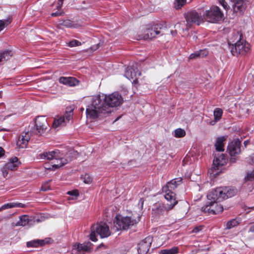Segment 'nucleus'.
Here are the masks:
<instances>
[{"instance_id":"nucleus-43","label":"nucleus","mask_w":254,"mask_h":254,"mask_svg":"<svg viewBox=\"0 0 254 254\" xmlns=\"http://www.w3.org/2000/svg\"><path fill=\"white\" fill-rule=\"evenodd\" d=\"M64 14V12L62 10H58L57 11L55 12H53L51 13V16L53 17L60 16H62Z\"/></svg>"},{"instance_id":"nucleus-7","label":"nucleus","mask_w":254,"mask_h":254,"mask_svg":"<svg viewBox=\"0 0 254 254\" xmlns=\"http://www.w3.org/2000/svg\"><path fill=\"white\" fill-rule=\"evenodd\" d=\"M78 153L73 148L67 147L65 150L60 151V157L58 159V163L53 165L55 168H60L70 162L74 158L76 157Z\"/></svg>"},{"instance_id":"nucleus-25","label":"nucleus","mask_w":254,"mask_h":254,"mask_svg":"<svg viewBox=\"0 0 254 254\" xmlns=\"http://www.w3.org/2000/svg\"><path fill=\"white\" fill-rule=\"evenodd\" d=\"M224 199L234 196L237 193V190L230 187H222Z\"/></svg>"},{"instance_id":"nucleus-57","label":"nucleus","mask_w":254,"mask_h":254,"mask_svg":"<svg viewBox=\"0 0 254 254\" xmlns=\"http://www.w3.org/2000/svg\"><path fill=\"white\" fill-rule=\"evenodd\" d=\"M251 158L253 162H254V153L251 156Z\"/></svg>"},{"instance_id":"nucleus-45","label":"nucleus","mask_w":254,"mask_h":254,"mask_svg":"<svg viewBox=\"0 0 254 254\" xmlns=\"http://www.w3.org/2000/svg\"><path fill=\"white\" fill-rule=\"evenodd\" d=\"M67 194L75 197H77L79 195L78 192L76 190L73 191H69L67 192Z\"/></svg>"},{"instance_id":"nucleus-35","label":"nucleus","mask_w":254,"mask_h":254,"mask_svg":"<svg viewBox=\"0 0 254 254\" xmlns=\"http://www.w3.org/2000/svg\"><path fill=\"white\" fill-rule=\"evenodd\" d=\"M179 253V248L177 247H174L170 249L162 250L160 251L161 254H177Z\"/></svg>"},{"instance_id":"nucleus-1","label":"nucleus","mask_w":254,"mask_h":254,"mask_svg":"<svg viewBox=\"0 0 254 254\" xmlns=\"http://www.w3.org/2000/svg\"><path fill=\"white\" fill-rule=\"evenodd\" d=\"M98 95L92 97L91 103L86 109L87 118L94 120L103 118L111 113L114 108L121 106L124 99L121 94L115 92L109 95Z\"/></svg>"},{"instance_id":"nucleus-62","label":"nucleus","mask_w":254,"mask_h":254,"mask_svg":"<svg viewBox=\"0 0 254 254\" xmlns=\"http://www.w3.org/2000/svg\"><path fill=\"white\" fill-rule=\"evenodd\" d=\"M2 210V209H1V207H0V211Z\"/></svg>"},{"instance_id":"nucleus-49","label":"nucleus","mask_w":254,"mask_h":254,"mask_svg":"<svg viewBox=\"0 0 254 254\" xmlns=\"http://www.w3.org/2000/svg\"><path fill=\"white\" fill-rule=\"evenodd\" d=\"M221 5L223 7V8L226 9V10H227L229 8V6L227 4V3L224 1L223 3H222L221 4Z\"/></svg>"},{"instance_id":"nucleus-2","label":"nucleus","mask_w":254,"mask_h":254,"mask_svg":"<svg viewBox=\"0 0 254 254\" xmlns=\"http://www.w3.org/2000/svg\"><path fill=\"white\" fill-rule=\"evenodd\" d=\"M241 37L242 35L239 33H236L229 40V48L233 56H237L239 55L245 56L250 51V44Z\"/></svg>"},{"instance_id":"nucleus-38","label":"nucleus","mask_w":254,"mask_h":254,"mask_svg":"<svg viewBox=\"0 0 254 254\" xmlns=\"http://www.w3.org/2000/svg\"><path fill=\"white\" fill-rule=\"evenodd\" d=\"M33 133L38 135H42L45 131L46 128H32Z\"/></svg>"},{"instance_id":"nucleus-31","label":"nucleus","mask_w":254,"mask_h":254,"mask_svg":"<svg viewBox=\"0 0 254 254\" xmlns=\"http://www.w3.org/2000/svg\"><path fill=\"white\" fill-rule=\"evenodd\" d=\"M240 221H241L238 219H233L227 221L225 224V229L229 230L237 226L240 224Z\"/></svg>"},{"instance_id":"nucleus-56","label":"nucleus","mask_w":254,"mask_h":254,"mask_svg":"<svg viewBox=\"0 0 254 254\" xmlns=\"http://www.w3.org/2000/svg\"><path fill=\"white\" fill-rule=\"evenodd\" d=\"M9 131V130L8 129H7L6 128H2L0 129V131Z\"/></svg>"},{"instance_id":"nucleus-44","label":"nucleus","mask_w":254,"mask_h":254,"mask_svg":"<svg viewBox=\"0 0 254 254\" xmlns=\"http://www.w3.org/2000/svg\"><path fill=\"white\" fill-rule=\"evenodd\" d=\"M8 170H9V169L6 168L5 164L1 168V171L4 177H5L7 175Z\"/></svg>"},{"instance_id":"nucleus-20","label":"nucleus","mask_w":254,"mask_h":254,"mask_svg":"<svg viewBox=\"0 0 254 254\" xmlns=\"http://www.w3.org/2000/svg\"><path fill=\"white\" fill-rule=\"evenodd\" d=\"M31 135V133L30 132L29 130H24L19 136L17 144L21 148L25 147L30 139Z\"/></svg>"},{"instance_id":"nucleus-10","label":"nucleus","mask_w":254,"mask_h":254,"mask_svg":"<svg viewBox=\"0 0 254 254\" xmlns=\"http://www.w3.org/2000/svg\"><path fill=\"white\" fill-rule=\"evenodd\" d=\"M243 138H236L232 141L228 146V150L231 156L230 162L235 163L238 160V155L241 153V143Z\"/></svg>"},{"instance_id":"nucleus-27","label":"nucleus","mask_w":254,"mask_h":254,"mask_svg":"<svg viewBox=\"0 0 254 254\" xmlns=\"http://www.w3.org/2000/svg\"><path fill=\"white\" fill-rule=\"evenodd\" d=\"M226 137L225 136H220L217 138L215 146L216 150L218 151H224V142L226 140Z\"/></svg>"},{"instance_id":"nucleus-41","label":"nucleus","mask_w":254,"mask_h":254,"mask_svg":"<svg viewBox=\"0 0 254 254\" xmlns=\"http://www.w3.org/2000/svg\"><path fill=\"white\" fill-rule=\"evenodd\" d=\"M81 43L79 41L76 40H73L69 42L68 46L70 47H73L75 46H80Z\"/></svg>"},{"instance_id":"nucleus-6","label":"nucleus","mask_w":254,"mask_h":254,"mask_svg":"<svg viewBox=\"0 0 254 254\" xmlns=\"http://www.w3.org/2000/svg\"><path fill=\"white\" fill-rule=\"evenodd\" d=\"M182 181L181 178L173 179L163 188V190L165 192L164 197L168 201H177L176 194L174 190L182 183Z\"/></svg>"},{"instance_id":"nucleus-59","label":"nucleus","mask_w":254,"mask_h":254,"mask_svg":"<svg viewBox=\"0 0 254 254\" xmlns=\"http://www.w3.org/2000/svg\"><path fill=\"white\" fill-rule=\"evenodd\" d=\"M41 189H42V190H44V191H46L47 190V189L44 188L43 186H42Z\"/></svg>"},{"instance_id":"nucleus-13","label":"nucleus","mask_w":254,"mask_h":254,"mask_svg":"<svg viewBox=\"0 0 254 254\" xmlns=\"http://www.w3.org/2000/svg\"><path fill=\"white\" fill-rule=\"evenodd\" d=\"M141 75V72L134 65L128 66L126 70L125 76L130 81L136 83L137 78Z\"/></svg>"},{"instance_id":"nucleus-18","label":"nucleus","mask_w":254,"mask_h":254,"mask_svg":"<svg viewBox=\"0 0 254 254\" xmlns=\"http://www.w3.org/2000/svg\"><path fill=\"white\" fill-rule=\"evenodd\" d=\"M161 24H156L148 28L146 31L145 35L143 37L144 39H152L155 38L157 35L160 33Z\"/></svg>"},{"instance_id":"nucleus-8","label":"nucleus","mask_w":254,"mask_h":254,"mask_svg":"<svg viewBox=\"0 0 254 254\" xmlns=\"http://www.w3.org/2000/svg\"><path fill=\"white\" fill-rule=\"evenodd\" d=\"M223 13L217 6H212L209 9L203 11L204 18L209 22L217 23L223 19Z\"/></svg>"},{"instance_id":"nucleus-58","label":"nucleus","mask_w":254,"mask_h":254,"mask_svg":"<svg viewBox=\"0 0 254 254\" xmlns=\"http://www.w3.org/2000/svg\"><path fill=\"white\" fill-rule=\"evenodd\" d=\"M225 0H218L219 3L221 4L222 3H223Z\"/></svg>"},{"instance_id":"nucleus-34","label":"nucleus","mask_w":254,"mask_h":254,"mask_svg":"<svg viewBox=\"0 0 254 254\" xmlns=\"http://www.w3.org/2000/svg\"><path fill=\"white\" fill-rule=\"evenodd\" d=\"M12 21V17L8 16L6 19L0 20V32L7 26Z\"/></svg>"},{"instance_id":"nucleus-26","label":"nucleus","mask_w":254,"mask_h":254,"mask_svg":"<svg viewBox=\"0 0 254 254\" xmlns=\"http://www.w3.org/2000/svg\"><path fill=\"white\" fill-rule=\"evenodd\" d=\"M35 127H44L49 126L45 116H38L34 120Z\"/></svg>"},{"instance_id":"nucleus-28","label":"nucleus","mask_w":254,"mask_h":254,"mask_svg":"<svg viewBox=\"0 0 254 254\" xmlns=\"http://www.w3.org/2000/svg\"><path fill=\"white\" fill-rule=\"evenodd\" d=\"M12 55L11 51L5 50L0 52V65L3 64L5 61L9 59Z\"/></svg>"},{"instance_id":"nucleus-37","label":"nucleus","mask_w":254,"mask_h":254,"mask_svg":"<svg viewBox=\"0 0 254 254\" xmlns=\"http://www.w3.org/2000/svg\"><path fill=\"white\" fill-rule=\"evenodd\" d=\"M187 3V0H175L174 7L176 9H180Z\"/></svg>"},{"instance_id":"nucleus-17","label":"nucleus","mask_w":254,"mask_h":254,"mask_svg":"<svg viewBox=\"0 0 254 254\" xmlns=\"http://www.w3.org/2000/svg\"><path fill=\"white\" fill-rule=\"evenodd\" d=\"M233 2V11L237 15H241L244 13L247 5L243 0H231Z\"/></svg>"},{"instance_id":"nucleus-22","label":"nucleus","mask_w":254,"mask_h":254,"mask_svg":"<svg viewBox=\"0 0 254 254\" xmlns=\"http://www.w3.org/2000/svg\"><path fill=\"white\" fill-rule=\"evenodd\" d=\"M59 81L60 83L69 86H74L78 84L79 81L73 77H60Z\"/></svg>"},{"instance_id":"nucleus-53","label":"nucleus","mask_w":254,"mask_h":254,"mask_svg":"<svg viewBox=\"0 0 254 254\" xmlns=\"http://www.w3.org/2000/svg\"><path fill=\"white\" fill-rule=\"evenodd\" d=\"M249 232H252V233L254 232V225L250 227Z\"/></svg>"},{"instance_id":"nucleus-21","label":"nucleus","mask_w":254,"mask_h":254,"mask_svg":"<svg viewBox=\"0 0 254 254\" xmlns=\"http://www.w3.org/2000/svg\"><path fill=\"white\" fill-rule=\"evenodd\" d=\"M32 220L33 219L32 216H29L26 215L21 216L19 218V220H18V221L15 224V226H25L26 225H34V221Z\"/></svg>"},{"instance_id":"nucleus-3","label":"nucleus","mask_w":254,"mask_h":254,"mask_svg":"<svg viewBox=\"0 0 254 254\" xmlns=\"http://www.w3.org/2000/svg\"><path fill=\"white\" fill-rule=\"evenodd\" d=\"M140 216L137 215L136 218H132L131 217H123L121 215H117L114 222V226L117 230H127L131 226L136 224L140 221Z\"/></svg>"},{"instance_id":"nucleus-16","label":"nucleus","mask_w":254,"mask_h":254,"mask_svg":"<svg viewBox=\"0 0 254 254\" xmlns=\"http://www.w3.org/2000/svg\"><path fill=\"white\" fill-rule=\"evenodd\" d=\"M223 195L222 187H220L212 190L207 195V197L212 201H221L224 199Z\"/></svg>"},{"instance_id":"nucleus-54","label":"nucleus","mask_w":254,"mask_h":254,"mask_svg":"<svg viewBox=\"0 0 254 254\" xmlns=\"http://www.w3.org/2000/svg\"><path fill=\"white\" fill-rule=\"evenodd\" d=\"M171 33L173 36H175L177 35V31L176 30H174V31L172 30L171 31Z\"/></svg>"},{"instance_id":"nucleus-50","label":"nucleus","mask_w":254,"mask_h":254,"mask_svg":"<svg viewBox=\"0 0 254 254\" xmlns=\"http://www.w3.org/2000/svg\"><path fill=\"white\" fill-rule=\"evenodd\" d=\"M32 220H33L34 225L37 223H39L41 221V220L39 218H37L36 217H33L32 216Z\"/></svg>"},{"instance_id":"nucleus-40","label":"nucleus","mask_w":254,"mask_h":254,"mask_svg":"<svg viewBox=\"0 0 254 254\" xmlns=\"http://www.w3.org/2000/svg\"><path fill=\"white\" fill-rule=\"evenodd\" d=\"M83 182L85 184H90L92 182V178L89 174H85L83 177Z\"/></svg>"},{"instance_id":"nucleus-29","label":"nucleus","mask_w":254,"mask_h":254,"mask_svg":"<svg viewBox=\"0 0 254 254\" xmlns=\"http://www.w3.org/2000/svg\"><path fill=\"white\" fill-rule=\"evenodd\" d=\"M214 120L210 122V125L214 126L215 123L220 120L223 114V111L220 108H216L214 111Z\"/></svg>"},{"instance_id":"nucleus-23","label":"nucleus","mask_w":254,"mask_h":254,"mask_svg":"<svg viewBox=\"0 0 254 254\" xmlns=\"http://www.w3.org/2000/svg\"><path fill=\"white\" fill-rule=\"evenodd\" d=\"M227 161L226 156L223 154H221L213 160V169L215 170H218L219 167L223 166L226 164Z\"/></svg>"},{"instance_id":"nucleus-36","label":"nucleus","mask_w":254,"mask_h":254,"mask_svg":"<svg viewBox=\"0 0 254 254\" xmlns=\"http://www.w3.org/2000/svg\"><path fill=\"white\" fill-rule=\"evenodd\" d=\"M173 134L176 137H182L186 135V131L182 128H177L174 130Z\"/></svg>"},{"instance_id":"nucleus-14","label":"nucleus","mask_w":254,"mask_h":254,"mask_svg":"<svg viewBox=\"0 0 254 254\" xmlns=\"http://www.w3.org/2000/svg\"><path fill=\"white\" fill-rule=\"evenodd\" d=\"M152 241V238L150 237L145 238L138 245V254H147Z\"/></svg>"},{"instance_id":"nucleus-52","label":"nucleus","mask_w":254,"mask_h":254,"mask_svg":"<svg viewBox=\"0 0 254 254\" xmlns=\"http://www.w3.org/2000/svg\"><path fill=\"white\" fill-rule=\"evenodd\" d=\"M4 151L2 148L0 147V158L4 155Z\"/></svg>"},{"instance_id":"nucleus-46","label":"nucleus","mask_w":254,"mask_h":254,"mask_svg":"<svg viewBox=\"0 0 254 254\" xmlns=\"http://www.w3.org/2000/svg\"><path fill=\"white\" fill-rule=\"evenodd\" d=\"M203 227L202 226H199L197 227H195L192 230V232L194 233H196L199 231H201Z\"/></svg>"},{"instance_id":"nucleus-32","label":"nucleus","mask_w":254,"mask_h":254,"mask_svg":"<svg viewBox=\"0 0 254 254\" xmlns=\"http://www.w3.org/2000/svg\"><path fill=\"white\" fill-rule=\"evenodd\" d=\"M58 25L59 26H63L66 28L75 27L73 22L69 19L59 20L58 22Z\"/></svg>"},{"instance_id":"nucleus-30","label":"nucleus","mask_w":254,"mask_h":254,"mask_svg":"<svg viewBox=\"0 0 254 254\" xmlns=\"http://www.w3.org/2000/svg\"><path fill=\"white\" fill-rule=\"evenodd\" d=\"M208 54V51L204 50H200L190 55L189 57L190 59H194L197 58H203Z\"/></svg>"},{"instance_id":"nucleus-39","label":"nucleus","mask_w":254,"mask_h":254,"mask_svg":"<svg viewBox=\"0 0 254 254\" xmlns=\"http://www.w3.org/2000/svg\"><path fill=\"white\" fill-rule=\"evenodd\" d=\"M246 181H253L254 180V170L247 173L245 178Z\"/></svg>"},{"instance_id":"nucleus-12","label":"nucleus","mask_w":254,"mask_h":254,"mask_svg":"<svg viewBox=\"0 0 254 254\" xmlns=\"http://www.w3.org/2000/svg\"><path fill=\"white\" fill-rule=\"evenodd\" d=\"M203 211L211 213L212 214H217L221 213L223 210V206L218 204L216 201H212L207 202L206 204L202 207Z\"/></svg>"},{"instance_id":"nucleus-55","label":"nucleus","mask_w":254,"mask_h":254,"mask_svg":"<svg viewBox=\"0 0 254 254\" xmlns=\"http://www.w3.org/2000/svg\"><path fill=\"white\" fill-rule=\"evenodd\" d=\"M249 143H250L249 140H245V141H244V144L245 146V147H246V146H247V145L248 144H249Z\"/></svg>"},{"instance_id":"nucleus-5","label":"nucleus","mask_w":254,"mask_h":254,"mask_svg":"<svg viewBox=\"0 0 254 254\" xmlns=\"http://www.w3.org/2000/svg\"><path fill=\"white\" fill-rule=\"evenodd\" d=\"M111 232L109 226L105 223H100L94 224L91 228L90 239L96 242L97 240L96 234L99 235L101 238H107L111 235Z\"/></svg>"},{"instance_id":"nucleus-61","label":"nucleus","mask_w":254,"mask_h":254,"mask_svg":"<svg viewBox=\"0 0 254 254\" xmlns=\"http://www.w3.org/2000/svg\"><path fill=\"white\" fill-rule=\"evenodd\" d=\"M101 245L98 246V247L97 248V249L99 248L100 247H101Z\"/></svg>"},{"instance_id":"nucleus-4","label":"nucleus","mask_w":254,"mask_h":254,"mask_svg":"<svg viewBox=\"0 0 254 254\" xmlns=\"http://www.w3.org/2000/svg\"><path fill=\"white\" fill-rule=\"evenodd\" d=\"M169 202L170 203L166 204L159 202L155 203L152 208V217L155 219H158L167 215L168 212L178 203V201Z\"/></svg>"},{"instance_id":"nucleus-9","label":"nucleus","mask_w":254,"mask_h":254,"mask_svg":"<svg viewBox=\"0 0 254 254\" xmlns=\"http://www.w3.org/2000/svg\"><path fill=\"white\" fill-rule=\"evenodd\" d=\"M202 11L203 12V8L198 9V11L193 10L188 12L185 16L187 25L190 27L193 24L199 25L200 23L203 22L204 18L203 15H201Z\"/></svg>"},{"instance_id":"nucleus-42","label":"nucleus","mask_w":254,"mask_h":254,"mask_svg":"<svg viewBox=\"0 0 254 254\" xmlns=\"http://www.w3.org/2000/svg\"><path fill=\"white\" fill-rule=\"evenodd\" d=\"M14 207V202H10L7 203L6 204H4V205L1 206V209L2 210H4L8 208H13Z\"/></svg>"},{"instance_id":"nucleus-47","label":"nucleus","mask_w":254,"mask_h":254,"mask_svg":"<svg viewBox=\"0 0 254 254\" xmlns=\"http://www.w3.org/2000/svg\"><path fill=\"white\" fill-rule=\"evenodd\" d=\"M64 0H58V5L57 6L58 10H62Z\"/></svg>"},{"instance_id":"nucleus-15","label":"nucleus","mask_w":254,"mask_h":254,"mask_svg":"<svg viewBox=\"0 0 254 254\" xmlns=\"http://www.w3.org/2000/svg\"><path fill=\"white\" fill-rule=\"evenodd\" d=\"M60 157V151L59 150H55L49 152H44L39 155V159L44 160L54 159L55 164L58 163V159Z\"/></svg>"},{"instance_id":"nucleus-33","label":"nucleus","mask_w":254,"mask_h":254,"mask_svg":"<svg viewBox=\"0 0 254 254\" xmlns=\"http://www.w3.org/2000/svg\"><path fill=\"white\" fill-rule=\"evenodd\" d=\"M44 244V242L43 240H37L27 242L26 245L27 247H37Z\"/></svg>"},{"instance_id":"nucleus-24","label":"nucleus","mask_w":254,"mask_h":254,"mask_svg":"<svg viewBox=\"0 0 254 254\" xmlns=\"http://www.w3.org/2000/svg\"><path fill=\"white\" fill-rule=\"evenodd\" d=\"M20 163L18 159L16 157H14L11 158L9 162L5 164V165L9 170L14 171L17 169Z\"/></svg>"},{"instance_id":"nucleus-11","label":"nucleus","mask_w":254,"mask_h":254,"mask_svg":"<svg viewBox=\"0 0 254 254\" xmlns=\"http://www.w3.org/2000/svg\"><path fill=\"white\" fill-rule=\"evenodd\" d=\"M72 116L73 113L71 111L69 112H65L63 116H56L54 119L52 127L67 126V123L72 119Z\"/></svg>"},{"instance_id":"nucleus-19","label":"nucleus","mask_w":254,"mask_h":254,"mask_svg":"<svg viewBox=\"0 0 254 254\" xmlns=\"http://www.w3.org/2000/svg\"><path fill=\"white\" fill-rule=\"evenodd\" d=\"M90 242L83 244H75L73 246V250H76L79 254H84L86 252H90L91 251Z\"/></svg>"},{"instance_id":"nucleus-51","label":"nucleus","mask_w":254,"mask_h":254,"mask_svg":"<svg viewBox=\"0 0 254 254\" xmlns=\"http://www.w3.org/2000/svg\"><path fill=\"white\" fill-rule=\"evenodd\" d=\"M99 47H100V43L97 44L95 46H93L92 47H91V49L92 50L95 51V50H97L98 48H99Z\"/></svg>"},{"instance_id":"nucleus-48","label":"nucleus","mask_w":254,"mask_h":254,"mask_svg":"<svg viewBox=\"0 0 254 254\" xmlns=\"http://www.w3.org/2000/svg\"><path fill=\"white\" fill-rule=\"evenodd\" d=\"M25 205L21 203L14 202V207H24Z\"/></svg>"},{"instance_id":"nucleus-60","label":"nucleus","mask_w":254,"mask_h":254,"mask_svg":"<svg viewBox=\"0 0 254 254\" xmlns=\"http://www.w3.org/2000/svg\"><path fill=\"white\" fill-rule=\"evenodd\" d=\"M120 118H121V117H119L117 118H116V119L114 121V122H115L117 121V120H118Z\"/></svg>"}]
</instances>
